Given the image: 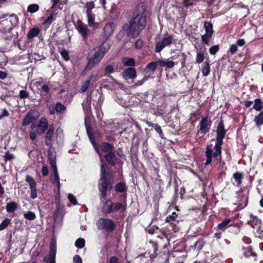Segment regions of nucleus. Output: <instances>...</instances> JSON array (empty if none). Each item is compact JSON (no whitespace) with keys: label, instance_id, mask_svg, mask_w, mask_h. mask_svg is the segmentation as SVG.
Returning a JSON list of instances; mask_svg holds the SVG:
<instances>
[{"label":"nucleus","instance_id":"79ce46f5","mask_svg":"<svg viewBox=\"0 0 263 263\" xmlns=\"http://www.w3.org/2000/svg\"><path fill=\"white\" fill-rule=\"evenodd\" d=\"M11 224V219L5 218L0 224V231L6 229Z\"/></svg>","mask_w":263,"mask_h":263},{"label":"nucleus","instance_id":"0e129e2a","mask_svg":"<svg viewBox=\"0 0 263 263\" xmlns=\"http://www.w3.org/2000/svg\"><path fill=\"white\" fill-rule=\"evenodd\" d=\"M73 263H83L81 257L79 255H76L73 258Z\"/></svg>","mask_w":263,"mask_h":263},{"label":"nucleus","instance_id":"b1692460","mask_svg":"<svg viewBox=\"0 0 263 263\" xmlns=\"http://www.w3.org/2000/svg\"><path fill=\"white\" fill-rule=\"evenodd\" d=\"M123 77L126 79H134L137 76L136 70L133 67L125 69L123 72Z\"/></svg>","mask_w":263,"mask_h":263},{"label":"nucleus","instance_id":"ea45409f","mask_svg":"<svg viewBox=\"0 0 263 263\" xmlns=\"http://www.w3.org/2000/svg\"><path fill=\"white\" fill-rule=\"evenodd\" d=\"M123 64L125 66H134L136 64L135 60L134 58H124Z\"/></svg>","mask_w":263,"mask_h":263},{"label":"nucleus","instance_id":"de8ad7c7","mask_svg":"<svg viewBox=\"0 0 263 263\" xmlns=\"http://www.w3.org/2000/svg\"><path fill=\"white\" fill-rule=\"evenodd\" d=\"M24 217L26 219H27L28 220H33L36 218V216L34 213L31 211H28L27 213H25L24 215Z\"/></svg>","mask_w":263,"mask_h":263},{"label":"nucleus","instance_id":"09e8293b","mask_svg":"<svg viewBox=\"0 0 263 263\" xmlns=\"http://www.w3.org/2000/svg\"><path fill=\"white\" fill-rule=\"evenodd\" d=\"M49 164L50 165V166L53 170V174L55 173H58V168L57 167L55 159L50 158H49Z\"/></svg>","mask_w":263,"mask_h":263},{"label":"nucleus","instance_id":"9d476101","mask_svg":"<svg viewBox=\"0 0 263 263\" xmlns=\"http://www.w3.org/2000/svg\"><path fill=\"white\" fill-rule=\"evenodd\" d=\"M40 116L39 112L35 109H30L25 116L22 122L23 127L27 126L31 123L36 122Z\"/></svg>","mask_w":263,"mask_h":263},{"label":"nucleus","instance_id":"7c9ffc66","mask_svg":"<svg viewBox=\"0 0 263 263\" xmlns=\"http://www.w3.org/2000/svg\"><path fill=\"white\" fill-rule=\"evenodd\" d=\"M158 65L163 67H166V68H172L174 65L175 63L173 61H170L168 60H158Z\"/></svg>","mask_w":263,"mask_h":263},{"label":"nucleus","instance_id":"6e6d98bb","mask_svg":"<svg viewBox=\"0 0 263 263\" xmlns=\"http://www.w3.org/2000/svg\"><path fill=\"white\" fill-rule=\"evenodd\" d=\"M219 49L218 45H213L209 49V52L211 55H215Z\"/></svg>","mask_w":263,"mask_h":263},{"label":"nucleus","instance_id":"864d4df0","mask_svg":"<svg viewBox=\"0 0 263 263\" xmlns=\"http://www.w3.org/2000/svg\"><path fill=\"white\" fill-rule=\"evenodd\" d=\"M90 80H86L84 82L83 84L82 85V87L81 88V92H86L87 90L88 87L90 85Z\"/></svg>","mask_w":263,"mask_h":263},{"label":"nucleus","instance_id":"bb28decb","mask_svg":"<svg viewBox=\"0 0 263 263\" xmlns=\"http://www.w3.org/2000/svg\"><path fill=\"white\" fill-rule=\"evenodd\" d=\"M56 15L55 11L52 10L50 15L42 23V25L45 26L47 28H48L49 26L52 24L53 21L55 20V18L54 15Z\"/></svg>","mask_w":263,"mask_h":263},{"label":"nucleus","instance_id":"423d86ee","mask_svg":"<svg viewBox=\"0 0 263 263\" xmlns=\"http://www.w3.org/2000/svg\"><path fill=\"white\" fill-rule=\"evenodd\" d=\"M95 7V5L93 2H88L84 6V9H85L87 17L88 25L92 27L93 29H96L99 27V23L95 22V14L92 11Z\"/></svg>","mask_w":263,"mask_h":263},{"label":"nucleus","instance_id":"aec40b11","mask_svg":"<svg viewBox=\"0 0 263 263\" xmlns=\"http://www.w3.org/2000/svg\"><path fill=\"white\" fill-rule=\"evenodd\" d=\"M104 158L107 164L109 165L115 166L116 165L118 158L116 157L114 152L105 154L104 156Z\"/></svg>","mask_w":263,"mask_h":263},{"label":"nucleus","instance_id":"cd10ccee","mask_svg":"<svg viewBox=\"0 0 263 263\" xmlns=\"http://www.w3.org/2000/svg\"><path fill=\"white\" fill-rule=\"evenodd\" d=\"M205 51V48L204 47L203 50H197V54L196 57V63H201L204 59L206 60V58L208 56L205 57L204 55V52Z\"/></svg>","mask_w":263,"mask_h":263},{"label":"nucleus","instance_id":"c03bdc74","mask_svg":"<svg viewBox=\"0 0 263 263\" xmlns=\"http://www.w3.org/2000/svg\"><path fill=\"white\" fill-rule=\"evenodd\" d=\"M40 7L39 5L33 4L29 5L27 7V11L30 13H35L39 10Z\"/></svg>","mask_w":263,"mask_h":263},{"label":"nucleus","instance_id":"72a5a7b5","mask_svg":"<svg viewBox=\"0 0 263 263\" xmlns=\"http://www.w3.org/2000/svg\"><path fill=\"white\" fill-rule=\"evenodd\" d=\"M101 99L99 98L98 100V102L97 103V106L95 107V110L96 111L97 117L98 119H101L103 116V112L101 110Z\"/></svg>","mask_w":263,"mask_h":263},{"label":"nucleus","instance_id":"c85d7f7f","mask_svg":"<svg viewBox=\"0 0 263 263\" xmlns=\"http://www.w3.org/2000/svg\"><path fill=\"white\" fill-rule=\"evenodd\" d=\"M9 21L11 24V26L8 29V33H10V31H11L17 25L18 23V16L14 14L10 15Z\"/></svg>","mask_w":263,"mask_h":263},{"label":"nucleus","instance_id":"412c9836","mask_svg":"<svg viewBox=\"0 0 263 263\" xmlns=\"http://www.w3.org/2000/svg\"><path fill=\"white\" fill-rule=\"evenodd\" d=\"M54 128L53 124L49 126L48 130L45 134V143L47 145L50 146L52 145V140L54 136Z\"/></svg>","mask_w":263,"mask_h":263},{"label":"nucleus","instance_id":"e433bc0d","mask_svg":"<svg viewBox=\"0 0 263 263\" xmlns=\"http://www.w3.org/2000/svg\"><path fill=\"white\" fill-rule=\"evenodd\" d=\"M254 104L253 108L256 111H261L263 108V103L261 99H255L254 101Z\"/></svg>","mask_w":263,"mask_h":263},{"label":"nucleus","instance_id":"a211bd4d","mask_svg":"<svg viewBox=\"0 0 263 263\" xmlns=\"http://www.w3.org/2000/svg\"><path fill=\"white\" fill-rule=\"evenodd\" d=\"M115 27L116 25L114 22H111L105 25L103 29L105 41L108 40L112 34Z\"/></svg>","mask_w":263,"mask_h":263},{"label":"nucleus","instance_id":"6ab92c4d","mask_svg":"<svg viewBox=\"0 0 263 263\" xmlns=\"http://www.w3.org/2000/svg\"><path fill=\"white\" fill-rule=\"evenodd\" d=\"M56 254V246L53 243L50 244V253L48 257L45 256L44 258L45 262H49V263H55V258Z\"/></svg>","mask_w":263,"mask_h":263},{"label":"nucleus","instance_id":"a878e982","mask_svg":"<svg viewBox=\"0 0 263 263\" xmlns=\"http://www.w3.org/2000/svg\"><path fill=\"white\" fill-rule=\"evenodd\" d=\"M88 61L87 65L85 67V70H90L96 66L100 61L92 56L87 58Z\"/></svg>","mask_w":263,"mask_h":263},{"label":"nucleus","instance_id":"4d7b16f0","mask_svg":"<svg viewBox=\"0 0 263 263\" xmlns=\"http://www.w3.org/2000/svg\"><path fill=\"white\" fill-rule=\"evenodd\" d=\"M29 94L28 91L25 90H21L19 92V97L20 99H26L29 98Z\"/></svg>","mask_w":263,"mask_h":263},{"label":"nucleus","instance_id":"680f3d73","mask_svg":"<svg viewBox=\"0 0 263 263\" xmlns=\"http://www.w3.org/2000/svg\"><path fill=\"white\" fill-rule=\"evenodd\" d=\"M41 172L43 176L45 177L48 176L49 171L47 166L44 165L42 168Z\"/></svg>","mask_w":263,"mask_h":263},{"label":"nucleus","instance_id":"473e14b6","mask_svg":"<svg viewBox=\"0 0 263 263\" xmlns=\"http://www.w3.org/2000/svg\"><path fill=\"white\" fill-rule=\"evenodd\" d=\"M40 33V29L37 27H33L27 33V37L29 40H31L33 37L37 36Z\"/></svg>","mask_w":263,"mask_h":263},{"label":"nucleus","instance_id":"f3484780","mask_svg":"<svg viewBox=\"0 0 263 263\" xmlns=\"http://www.w3.org/2000/svg\"><path fill=\"white\" fill-rule=\"evenodd\" d=\"M48 120L45 117H42L36 126V133L39 135H42L48 129Z\"/></svg>","mask_w":263,"mask_h":263},{"label":"nucleus","instance_id":"49530a36","mask_svg":"<svg viewBox=\"0 0 263 263\" xmlns=\"http://www.w3.org/2000/svg\"><path fill=\"white\" fill-rule=\"evenodd\" d=\"M54 180L52 181V182L54 184H57V187L58 189V191L59 193H60V177L58 173H54Z\"/></svg>","mask_w":263,"mask_h":263},{"label":"nucleus","instance_id":"e2e57ef3","mask_svg":"<svg viewBox=\"0 0 263 263\" xmlns=\"http://www.w3.org/2000/svg\"><path fill=\"white\" fill-rule=\"evenodd\" d=\"M113 71L114 67L112 65H107L104 69V72L106 74H110L112 73Z\"/></svg>","mask_w":263,"mask_h":263},{"label":"nucleus","instance_id":"dca6fc26","mask_svg":"<svg viewBox=\"0 0 263 263\" xmlns=\"http://www.w3.org/2000/svg\"><path fill=\"white\" fill-rule=\"evenodd\" d=\"M109 48V46H107V47H106L105 46V44L103 43L98 48L94 49L96 51L92 57H94V58H96L101 61V60L104 57L105 53L107 52Z\"/></svg>","mask_w":263,"mask_h":263},{"label":"nucleus","instance_id":"37998d69","mask_svg":"<svg viewBox=\"0 0 263 263\" xmlns=\"http://www.w3.org/2000/svg\"><path fill=\"white\" fill-rule=\"evenodd\" d=\"M82 105L85 114L88 115L91 113V110L90 102L83 103Z\"/></svg>","mask_w":263,"mask_h":263},{"label":"nucleus","instance_id":"9b49d317","mask_svg":"<svg viewBox=\"0 0 263 263\" xmlns=\"http://www.w3.org/2000/svg\"><path fill=\"white\" fill-rule=\"evenodd\" d=\"M231 222V218H226L221 223H219L215 229L221 231V232H223L227 228L232 226L235 229V234H238L240 230V227L236 224H232L230 223Z\"/></svg>","mask_w":263,"mask_h":263},{"label":"nucleus","instance_id":"5fc2aeb1","mask_svg":"<svg viewBox=\"0 0 263 263\" xmlns=\"http://www.w3.org/2000/svg\"><path fill=\"white\" fill-rule=\"evenodd\" d=\"M68 199L69 200L70 202L73 205H77L78 204V201L76 199V196L71 194H68L67 196Z\"/></svg>","mask_w":263,"mask_h":263},{"label":"nucleus","instance_id":"4c0bfd02","mask_svg":"<svg viewBox=\"0 0 263 263\" xmlns=\"http://www.w3.org/2000/svg\"><path fill=\"white\" fill-rule=\"evenodd\" d=\"M233 177L237 183V186H238L242 183L243 175L241 173L236 172L234 173L233 175Z\"/></svg>","mask_w":263,"mask_h":263},{"label":"nucleus","instance_id":"0eeeda50","mask_svg":"<svg viewBox=\"0 0 263 263\" xmlns=\"http://www.w3.org/2000/svg\"><path fill=\"white\" fill-rule=\"evenodd\" d=\"M97 226L99 230H104L108 233L112 232L116 228V225L112 220L103 218L99 219Z\"/></svg>","mask_w":263,"mask_h":263},{"label":"nucleus","instance_id":"f8f14e48","mask_svg":"<svg viewBox=\"0 0 263 263\" xmlns=\"http://www.w3.org/2000/svg\"><path fill=\"white\" fill-rule=\"evenodd\" d=\"M76 28L78 32L81 34L83 40L84 42H86L88 40L89 33L90 31L88 28L87 26L81 20L79 19L77 22Z\"/></svg>","mask_w":263,"mask_h":263},{"label":"nucleus","instance_id":"603ef678","mask_svg":"<svg viewBox=\"0 0 263 263\" xmlns=\"http://www.w3.org/2000/svg\"><path fill=\"white\" fill-rule=\"evenodd\" d=\"M238 50L237 45L235 44H232L228 50V53H230L231 55L234 54Z\"/></svg>","mask_w":263,"mask_h":263},{"label":"nucleus","instance_id":"39448f33","mask_svg":"<svg viewBox=\"0 0 263 263\" xmlns=\"http://www.w3.org/2000/svg\"><path fill=\"white\" fill-rule=\"evenodd\" d=\"M249 217L250 220L247 222V224L256 230V237L262 238L263 237V222L260 218L253 214H250Z\"/></svg>","mask_w":263,"mask_h":263},{"label":"nucleus","instance_id":"3c124183","mask_svg":"<svg viewBox=\"0 0 263 263\" xmlns=\"http://www.w3.org/2000/svg\"><path fill=\"white\" fill-rule=\"evenodd\" d=\"M112 204H113L114 212L118 211L119 210L122 209L124 208V205L121 202H117L116 203L112 202Z\"/></svg>","mask_w":263,"mask_h":263},{"label":"nucleus","instance_id":"a19ab883","mask_svg":"<svg viewBox=\"0 0 263 263\" xmlns=\"http://www.w3.org/2000/svg\"><path fill=\"white\" fill-rule=\"evenodd\" d=\"M204 28L205 30V33L211 34H213V24L211 22H205Z\"/></svg>","mask_w":263,"mask_h":263},{"label":"nucleus","instance_id":"393cba45","mask_svg":"<svg viewBox=\"0 0 263 263\" xmlns=\"http://www.w3.org/2000/svg\"><path fill=\"white\" fill-rule=\"evenodd\" d=\"M210 61L209 57L206 58L205 62L202 65L201 71L203 76H207L209 74L210 72Z\"/></svg>","mask_w":263,"mask_h":263},{"label":"nucleus","instance_id":"1a4fd4ad","mask_svg":"<svg viewBox=\"0 0 263 263\" xmlns=\"http://www.w3.org/2000/svg\"><path fill=\"white\" fill-rule=\"evenodd\" d=\"M180 217H178L175 212H173L172 215L167 216L165 219V222L170 223V226L174 233L179 231L180 229Z\"/></svg>","mask_w":263,"mask_h":263},{"label":"nucleus","instance_id":"4be33fe9","mask_svg":"<svg viewBox=\"0 0 263 263\" xmlns=\"http://www.w3.org/2000/svg\"><path fill=\"white\" fill-rule=\"evenodd\" d=\"M242 254L245 257L249 258L252 257L254 260H256L257 256V253L254 251L253 248L251 246L242 248Z\"/></svg>","mask_w":263,"mask_h":263},{"label":"nucleus","instance_id":"4468645a","mask_svg":"<svg viewBox=\"0 0 263 263\" xmlns=\"http://www.w3.org/2000/svg\"><path fill=\"white\" fill-rule=\"evenodd\" d=\"M243 190L241 188L239 191L236 192V197L237 198L235 203L236 205H238L241 209H243L248 204V197H246L242 195Z\"/></svg>","mask_w":263,"mask_h":263},{"label":"nucleus","instance_id":"20e7f679","mask_svg":"<svg viewBox=\"0 0 263 263\" xmlns=\"http://www.w3.org/2000/svg\"><path fill=\"white\" fill-rule=\"evenodd\" d=\"M86 129L90 140L92 144L95 151L100 157L102 156V152L108 154L114 152V145L112 144H110L106 142H103L99 145L95 142L93 137L89 133V129L87 126H86Z\"/></svg>","mask_w":263,"mask_h":263},{"label":"nucleus","instance_id":"c9c22d12","mask_svg":"<svg viewBox=\"0 0 263 263\" xmlns=\"http://www.w3.org/2000/svg\"><path fill=\"white\" fill-rule=\"evenodd\" d=\"M17 204L15 202L12 201L7 204L6 209L7 212L8 213H12L17 209Z\"/></svg>","mask_w":263,"mask_h":263},{"label":"nucleus","instance_id":"f257e3e1","mask_svg":"<svg viewBox=\"0 0 263 263\" xmlns=\"http://www.w3.org/2000/svg\"><path fill=\"white\" fill-rule=\"evenodd\" d=\"M115 176L114 172L110 171L106 164L102 163L100 168V177L98 180V189L100 193L101 200H105L102 212L107 215L114 212L112 202L110 199H106L108 195H110L114 187Z\"/></svg>","mask_w":263,"mask_h":263},{"label":"nucleus","instance_id":"f704fd0d","mask_svg":"<svg viewBox=\"0 0 263 263\" xmlns=\"http://www.w3.org/2000/svg\"><path fill=\"white\" fill-rule=\"evenodd\" d=\"M254 121L257 127H260L263 124V110H261L258 115L255 117Z\"/></svg>","mask_w":263,"mask_h":263},{"label":"nucleus","instance_id":"5701e85b","mask_svg":"<svg viewBox=\"0 0 263 263\" xmlns=\"http://www.w3.org/2000/svg\"><path fill=\"white\" fill-rule=\"evenodd\" d=\"M114 190L117 193H124V198H126L127 187L125 182L121 181L117 183L114 187Z\"/></svg>","mask_w":263,"mask_h":263},{"label":"nucleus","instance_id":"8fccbe9b","mask_svg":"<svg viewBox=\"0 0 263 263\" xmlns=\"http://www.w3.org/2000/svg\"><path fill=\"white\" fill-rule=\"evenodd\" d=\"M213 34L205 33L201 36L202 42L206 45H209L211 38Z\"/></svg>","mask_w":263,"mask_h":263},{"label":"nucleus","instance_id":"774afa93","mask_svg":"<svg viewBox=\"0 0 263 263\" xmlns=\"http://www.w3.org/2000/svg\"><path fill=\"white\" fill-rule=\"evenodd\" d=\"M109 263H119V258L115 256H111L109 259Z\"/></svg>","mask_w":263,"mask_h":263},{"label":"nucleus","instance_id":"13d9d810","mask_svg":"<svg viewBox=\"0 0 263 263\" xmlns=\"http://www.w3.org/2000/svg\"><path fill=\"white\" fill-rule=\"evenodd\" d=\"M60 53L62 57L65 61H68L69 60V53L66 50L64 49L62 50Z\"/></svg>","mask_w":263,"mask_h":263},{"label":"nucleus","instance_id":"338daca9","mask_svg":"<svg viewBox=\"0 0 263 263\" xmlns=\"http://www.w3.org/2000/svg\"><path fill=\"white\" fill-rule=\"evenodd\" d=\"M36 133L34 130H31L29 132V137L31 140H34L36 138Z\"/></svg>","mask_w":263,"mask_h":263},{"label":"nucleus","instance_id":"c756f323","mask_svg":"<svg viewBox=\"0 0 263 263\" xmlns=\"http://www.w3.org/2000/svg\"><path fill=\"white\" fill-rule=\"evenodd\" d=\"M148 126L153 128L162 139H165L164 135L159 125L156 123H148Z\"/></svg>","mask_w":263,"mask_h":263},{"label":"nucleus","instance_id":"7ed1b4c3","mask_svg":"<svg viewBox=\"0 0 263 263\" xmlns=\"http://www.w3.org/2000/svg\"><path fill=\"white\" fill-rule=\"evenodd\" d=\"M145 11V8L143 7L136 9L134 16L131 19L129 24H126L123 26V29L126 31L127 36L137 37L144 29L146 23Z\"/></svg>","mask_w":263,"mask_h":263},{"label":"nucleus","instance_id":"bf43d9fd","mask_svg":"<svg viewBox=\"0 0 263 263\" xmlns=\"http://www.w3.org/2000/svg\"><path fill=\"white\" fill-rule=\"evenodd\" d=\"M12 238V234L11 231H8L6 234V239L7 241V243L10 245L11 243Z\"/></svg>","mask_w":263,"mask_h":263},{"label":"nucleus","instance_id":"69168bd1","mask_svg":"<svg viewBox=\"0 0 263 263\" xmlns=\"http://www.w3.org/2000/svg\"><path fill=\"white\" fill-rule=\"evenodd\" d=\"M18 37V32H17L16 34L13 35H7L6 36V39L7 40H13V41H15L16 39H17Z\"/></svg>","mask_w":263,"mask_h":263},{"label":"nucleus","instance_id":"ddd939ff","mask_svg":"<svg viewBox=\"0 0 263 263\" xmlns=\"http://www.w3.org/2000/svg\"><path fill=\"white\" fill-rule=\"evenodd\" d=\"M172 36L170 35H166L162 40L156 44L155 51L156 52H160L165 46L170 45L172 43Z\"/></svg>","mask_w":263,"mask_h":263},{"label":"nucleus","instance_id":"f03ea898","mask_svg":"<svg viewBox=\"0 0 263 263\" xmlns=\"http://www.w3.org/2000/svg\"><path fill=\"white\" fill-rule=\"evenodd\" d=\"M216 132V143L214 147L215 152H214L212 148V144L207 145L205 148V156L206 161L204 162V165L205 166L210 165L213 161L217 159L218 156H221L223 139L227 134V130L224 128L223 120H221L218 123Z\"/></svg>","mask_w":263,"mask_h":263},{"label":"nucleus","instance_id":"58836bf2","mask_svg":"<svg viewBox=\"0 0 263 263\" xmlns=\"http://www.w3.org/2000/svg\"><path fill=\"white\" fill-rule=\"evenodd\" d=\"M54 109L56 110L57 114H63L66 109V107L60 102H57L54 106Z\"/></svg>","mask_w":263,"mask_h":263},{"label":"nucleus","instance_id":"2f4dec72","mask_svg":"<svg viewBox=\"0 0 263 263\" xmlns=\"http://www.w3.org/2000/svg\"><path fill=\"white\" fill-rule=\"evenodd\" d=\"M158 65V61L157 62H152L148 63L144 68V71L146 72H154L155 71Z\"/></svg>","mask_w":263,"mask_h":263},{"label":"nucleus","instance_id":"a18cd8bd","mask_svg":"<svg viewBox=\"0 0 263 263\" xmlns=\"http://www.w3.org/2000/svg\"><path fill=\"white\" fill-rule=\"evenodd\" d=\"M85 245V240L83 238H78L75 242V246L78 249H82Z\"/></svg>","mask_w":263,"mask_h":263},{"label":"nucleus","instance_id":"2eb2a0df","mask_svg":"<svg viewBox=\"0 0 263 263\" xmlns=\"http://www.w3.org/2000/svg\"><path fill=\"white\" fill-rule=\"evenodd\" d=\"M26 181L29 183L30 189L31 190L30 197L34 199L37 197L36 191V183L33 177L27 175L26 177Z\"/></svg>","mask_w":263,"mask_h":263},{"label":"nucleus","instance_id":"6e6552de","mask_svg":"<svg viewBox=\"0 0 263 263\" xmlns=\"http://www.w3.org/2000/svg\"><path fill=\"white\" fill-rule=\"evenodd\" d=\"M210 121L208 116L203 117L199 124V129L197 130V136L202 138L205 134L210 131L211 125Z\"/></svg>","mask_w":263,"mask_h":263},{"label":"nucleus","instance_id":"052dcab7","mask_svg":"<svg viewBox=\"0 0 263 263\" xmlns=\"http://www.w3.org/2000/svg\"><path fill=\"white\" fill-rule=\"evenodd\" d=\"M143 41L141 39L137 40L135 43V47L137 49H141L143 46Z\"/></svg>","mask_w":263,"mask_h":263}]
</instances>
